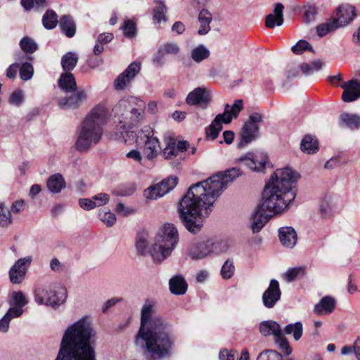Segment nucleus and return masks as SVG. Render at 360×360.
Masks as SVG:
<instances>
[{"label":"nucleus","instance_id":"obj_1","mask_svg":"<svg viewBox=\"0 0 360 360\" xmlns=\"http://www.w3.org/2000/svg\"><path fill=\"white\" fill-rule=\"evenodd\" d=\"M228 181H198L190 186L179 202L178 212L186 229L198 233L217 199L227 188Z\"/></svg>","mask_w":360,"mask_h":360},{"label":"nucleus","instance_id":"obj_2","mask_svg":"<svg viewBox=\"0 0 360 360\" xmlns=\"http://www.w3.org/2000/svg\"><path fill=\"white\" fill-rule=\"evenodd\" d=\"M156 302L150 299L145 301L141 309L140 328L134 343L153 359L169 355L173 346L170 327L166 321L154 315Z\"/></svg>","mask_w":360,"mask_h":360},{"label":"nucleus","instance_id":"obj_3","mask_svg":"<svg viewBox=\"0 0 360 360\" xmlns=\"http://www.w3.org/2000/svg\"><path fill=\"white\" fill-rule=\"evenodd\" d=\"M92 335L89 316L74 322L65 330L55 360H96L95 351L90 344Z\"/></svg>","mask_w":360,"mask_h":360},{"label":"nucleus","instance_id":"obj_4","mask_svg":"<svg viewBox=\"0 0 360 360\" xmlns=\"http://www.w3.org/2000/svg\"><path fill=\"white\" fill-rule=\"evenodd\" d=\"M296 181H266L262 192V208L273 214L285 211L297 195Z\"/></svg>","mask_w":360,"mask_h":360},{"label":"nucleus","instance_id":"obj_5","mask_svg":"<svg viewBox=\"0 0 360 360\" xmlns=\"http://www.w3.org/2000/svg\"><path fill=\"white\" fill-rule=\"evenodd\" d=\"M105 106L97 105L91 110L82 122L75 146L79 151H86L99 142L103 135V126L108 120Z\"/></svg>","mask_w":360,"mask_h":360},{"label":"nucleus","instance_id":"obj_6","mask_svg":"<svg viewBox=\"0 0 360 360\" xmlns=\"http://www.w3.org/2000/svg\"><path fill=\"white\" fill-rule=\"evenodd\" d=\"M144 109L145 103L134 96L122 98L114 106V123L123 138L124 133L143 120Z\"/></svg>","mask_w":360,"mask_h":360},{"label":"nucleus","instance_id":"obj_7","mask_svg":"<svg viewBox=\"0 0 360 360\" xmlns=\"http://www.w3.org/2000/svg\"><path fill=\"white\" fill-rule=\"evenodd\" d=\"M179 241L176 228L172 224H165L160 229L150 255L154 262L160 263L169 257Z\"/></svg>","mask_w":360,"mask_h":360},{"label":"nucleus","instance_id":"obj_8","mask_svg":"<svg viewBox=\"0 0 360 360\" xmlns=\"http://www.w3.org/2000/svg\"><path fill=\"white\" fill-rule=\"evenodd\" d=\"M67 299L66 288L60 284H52L36 289L34 300L39 304L58 307Z\"/></svg>","mask_w":360,"mask_h":360},{"label":"nucleus","instance_id":"obj_9","mask_svg":"<svg viewBox=\"0 0 360 360\" xmlns=\"http://www.w3.org/2000/svg\"><path fill=\"white\" fill-rule=\"evenodd\" d=\"M243 108L242 100H236L232 105L226 104L223 113L218 114L212 123L206 128L207 138L214 140L222 129V123L229 124L233 118H236Z\"/></svg>","mask_w":360,"mask_h":360},{"label":"nucleus","instance_id":"obj_10","mask_svg":"<svg viewBox=\"0 0 360 360\" xmlns=\"http://www.w3.org/2000/svg\"><path fill=\"white\" fill-rule=\"evenodd\" d=\"M136 142L137 146L142 149L147 160H151L157 156L160 145L158 139L154 136V132L151 128L146 127L139 131Z\"/></svg>","mask_w":360,"mask_h":360},{"label":"nucleus","instance_id":"obj_11","mask_svg":"<svg viewBox=\"0 0 360 360\" xmlns=\"http://www.w3.org/2000/svg\"><path fill=\"white\" fill-rule=\"evenodd\" d=\"M261 122H262V116L259 113L254 112L250 115L240 132L239 146L243 147L256 138L259 130L258 123Z\"/></svg>","mask_w":360,"mask_h":360},{"label":"nucleus","instance_id":"obj_12","mask_svg":"<svg viewBox=\"0 0 360 360\" xmlns=\"http://www.w3.org/2000/svg\"><path fill=\"white\" fill-rule=\"evenodd\" d=\"M32 261V257L28 256L20 258L14 263L8 271L9 278L13 284L22 283Z\"/></svg>","mask_w":360,"mask_h":360},{"label":"nucleus","instance_id":"obj_13","mask_svg":"<svg viewBox=\"0 0 360 360\" xmlns=\"http://www.w3.org/2000/svg\"><path fill=\"white\" fill-rule=\"evenodd\" d=\"M211 100V91L206 87L195 88L186 98V101L189 105H198L202 109L207 108Z\"/></svg>","mask_w":360,"mask_h":360},{"label":"nucleus","instance_id":"obj_14","mask_svg":"<svg viewBox=\"0 0 360 360\" xmlns=\"http://www.w3.org/2000/svg\"><path fill=\"white\" fill-rule=\"evenodd\" d=\"M177 181H158L143 191V196L148 200H157L173 190Z\"/></svg>","mask_w":360,"mask_h":360},{"label":"nucleus","instance_id":"obj_15","mask_svg":"<svg viewBox=\"0 0 360 360\" xmlns=\"http://www.w3.org/2000/svg\"><path fill=\"white\" fill-rule=\"evenodd\" d=\"M281 291L279 283L276 279L271 280L269 285L262 295V304L268 309L273 308L280 300Z\"/></svg>","mask_w":360,"mask_h":360},{"label":"nucleus","instance_id":"obj_16","mask_svg":"<svg viewBox=\"0 0 360 360\" xmlns=\"http://www.w3.org/2000/svg\"><path fill=\"white\" fill-rule=\"evenodd\" d=\"M141 69L140 64L138 63H131L127 68L120 74L114 82V86L117 90L124 89L136 75L139 72Z\"/></svg>","mask_w":360,"mask_h":360},{"label":"nucleus","instance_id":"obj_17","mask_svg":"<svg viewBox=\"0 0 360 360\" xmlns=\"http://www.w3.org/2000/svg\"><path fill=\"white\" fill-rule=\"evenodd\" d=\"M86 98V91L84 89H79L70 96L60 98L58 102V105L63 109L77 108Z\"/></svg>","mask_w":360,"mask_h":360},{"label":"nucleus","instance_id":"obj_18","mask_svg":"<svg viewBox=\"0 0 360 360\" xmlns=\"http://www.w3.org/2000/svg\"><path fill=\"white\" fill-rule=\"evenodd\" d=\"M187 255L193 260H200L210 257L207 240L191 244Z\"/></svg>","mask_w":360,"mask_h":360},{"label":"nucleus","instance_id":"obj_19","mask_svg":"<svg viewBox=\"0 0 360 360\" xmlns=\"http://www.w3.org/2000/svg\"><path fill=\"white\" fill-rule=\"evenodd\" d=\"M238 161L242 162L244 165L249 167L252 171L262 172L267 163L268 157L265 154H260L255 157L247 155L241 157Z\"/></svg>","mask_w":360,"mask_h":360},{"label":"nucleus","instance_id":"obj_20","mask_svg":"<svg viewBox=\"0 0 360 360\" xmlns=\"http://www.w3.org/2000/svg\"><path fill=\"white\" fill-rule=\"evenodd\" d=\"M344 89L342 95L345 102H352L360 97V82L356 80H349L340 85Z\"/></svg>","mask_w":360,"mask_h":360},{"label":"nucleus","instance_id":"obj_21","mask_svg":"<svg viewBox=\"0 0 360 360\" xmlns=\"http://www.w3.org/2000/svg\"><path fill=\"white\" fill-rule=\"evenodd\" d=\"M268 210L262 209V205L258 206L251 214V228L253 233H257L263 228L268 221V218L271 217V214L266 213Z\"/></svg>","mask_w":360,"mask_h":360},{"label":"nucleus","instance_id":"obj_22","mask_svg":"<svg viewBox=\"0 0 360 360\" xmlns=\"http://www.w3.org/2000/svg\"><path fill=\"white\" fill-rule=\"evenodd\" d=\"M356 16L355 8L349 4L341 5L337 10L336 22L342 27L349 24Z\"/></svg>","mask_w":360,"mask_h":360},{"label":"nucleus","instance_id":"obj_23","mask_svg":"<svg viewBox=\"0 0 360 360\" xmlns=\"http://www.w3.org/2000/svg\"><path fill=\"white\" fill-rule=\"evenodd\" d=\"M279 240L281 244L288 248H292L297 243V236L291 226L281 227L278 230Z\"/></svg>","mask_w":360,"mask_h":360},{"label":"nucleus","instance_id":"obj_24","mask_svg":"<svg viewBox=\"0 0 360 360\" xmlns=\"http://www.w3.org/2000/svg\"><path fill=\"white\" fill-rule=\"evenodd\" d=\"M335 305V300L330 296L323 297L314 308V312L319 315H328L331 314Z\"/></svg>","mask_w":360,"mask_h":360},{"label":"nucleus","instance_id":"obj_25","mask_svg":"<svg viewBox=\"0 0 360 360\" xmlns=\"http://www.w3.org/2000/svg\"><path fill=\"white\" fill-rule=\"evenodd\" d=\"M284 6L281 3L275 5L274 13L266 15L265 24L269 28H274L276 25L281 26L283 23V11Z\"/></svg>","mask_w":360,"mask_h":360},{"label":"nucleus","instance_id":"obj_26","mask_svg":"<svg viewBox=\"0 0 360 360\" xmlns=\"http://www.w3.org/2000/svg\"><path fill=\"white\" fill-rule=\"evenodd\" d=\"M210 256L219 255L226 252L230 248V243L226 239H207Z\"/></svg>","mask_w":360,"mask_h":360},{"label":"nucleus","instance_id":"obj_27","mask_svg":"<svg viewBox=\"0 0 360 360\" xmlns=\"http://www.w3.org/2000/svg\"><path fill=\"white\" fill-rule=\"evenodd\" d=\"M301 175L290 167H285L276 169L271 176L269 180H296L300 179Z\"/></svg>","mask_w":360,"mask_h":360},{"label":"nucleus","instance_id":"obj_28","mask_svg":"<svg viewBox=\"0 0 360 360\" xmlns=\"http://www.w3.org/2000/svg\"><path fill=\"white\" fill-rule=\"evenodd\" d=\"M169 285L171 292L176 295L185 294L188 289V284L181 275H176L171 278Z\"/></svg>","mask_w":360,"mask_h":360},{"label":"nucleus","instance_id":"obj_29","mask_svg":"<svg viewBox=\"0 0 360 360\" xmlns=\"http://www.w3.org/2000/svg\"><path fill=\"white\" fill-rule=\"evenodd\" d=\"M243 172L238 167H231L224 171H220L214 173L207 177L205 180H234L236 178L241 177Z\"/></svg>","mask_w":360,"mask_h":360},{"label":"nucleus","instance_id":"obj_30","mask_svg":"<svg viewBox=\"0 0 360 360\" xmlns=\"http://www.w3.org/2000/svg\"><path fill=\"white\" fill-rule=\"evenodd\" d=\"M335 210V204L330 195H326L321 198L319 205V211L323 217H332Z\"/></svg>","mask_w":360,"mask_h":360},{"label":"nucleus","instance_id":"obj_31","mask_svg":"<svg viewBox=\"0 0 360 360\" xmlns=\"http://www.w3.org/2000/svg\"><path fill=\"white\" fill-rule=\"evenodd\" d=\"M58 86L65 92L75 91L77 89V83L74 75L68 72L61 74L58 79Z\"/></svg>","mask_w":360,"mask_h":360},{"label":"nucleus","instance_id":"obj_32","mask_svg":"<svg viewBox=\"0 0 360 360\" xmlns=\"http://www.w3.org/2000/svg\"><path fill=\"white\" fill-rule=\"evenodd\" d=\"M259 331L264 336L273 335L275 337L281 332V328L277 322L268 320L259 324Z\"/></svg>","mask_w":360,"mask_h":360},{"label":"nucleus","instance_id":"obj_33","mask_svg":"<svg viewBox=\"0 0 360 360\" xmlns=\"http://www.w3.org/2000/svg\"><path fill=\"white\" fill-rule=\"evenodd\" d=\"M59 26L66 37L72 38L76 33V25L71 17L63 15L61 17Z\"/></svg>","mask_w":360,"mask_h":360},{"label":"nucleus","instance_id":"obj_34","mask_svg":"<svg viewBox=\"0 0 360 360\" xmlns=\"http://www.w3.org/2000/svg\"><path fill=\"white\" fill-rule=\"evenodd\" d=\"M340 124L350 129L360 127V116L356 114L343 113L340 117Z\"/></svg>","mask_w":360,"mask_h":360},{"label":"nucleus","instance_id":"obj_35","mask_svg":"<svg viewBox=\"0 0 360 360\" xmlns=\"http://www.w3.org/2000/svg\"><path fill=\"white\" fill-rule=\"evenodd\" d=\"M300 148L305 153H315L319 149L318 141L314 136L306 135L301 141Z\"/></svg>","mask_w":360,"mask_h":360},{"label":"nucleus","instance_id":"obj_36","mask_svg":"<svg viewBox=\"0 0 360 360\" xmlns=\"http://www.w3.org/2000/svg\"><path fill=\"white\" fill-rule=\"evenodd\" d=\"M200 27L198 30L200 35H205L210 30V24L212 20L211 13L207 10H202L198 16Z\"/></svg>","mask_w":360,"mask_h":360},{"label":"nucleus","instance_id":"obj_37","mask_svg":"<svg viewBox=\"0 0 360 360\" xmlns=\"http://www.w3.org/2000/svg\"><path fill=\"white\" fill-rule=\"evenodd\" d=\"M78 62V56L75 53L69 52L63 56L61 58V66L64 71L72 70Z\"/></svg>","mask_w":360,"mask_h":360},{"label":"nucleus","instance_id":"obj_38","mask_svg":"<svg viewBox=\"0 0 360 360\" xmlns=\"http://www.w3.org/2000/svg\"><path fill=\"white\" fill-rule=\"evenodd\" d=\"M209 49L202 44L198 45L191 52V58L193 61L200 63L210 56Z\"/></svg>","mask_w":360,"mask_h":360},{"label":"nucleus","instance_id":"obj_39","mask_svg":"<svg viewBox=\"0 0 360 360\" xmlns=\"http://www.w3.org/2000/svg\"><path fill=\"white\" fill-rule=\"evenodd\" d=\"M340 27L335 20V18H330L326 22L321 23L316 27V33L319 37H323L330 32Z\"/></svg>","mask_w":360,"mask_h":360},{"label":"nucleus","instance_id":"obj_40","mask_svg":"<svg viewBox=\"0 0 360 360\" xmlns=\"http://www.w3.org/2000/svg\"><path fill=\"white\" fill-rule=\"evenodd\" d=\"M148 234L146 232H139L136 238V248L138 253L145 255L148 252Z\"/></svg>","mask_w":360,"mask_h":360},{"label":"nucleus","instance_id":"obj_41","mask_svg":"<svg viewBox=\"0 0 360 360\" xmlns=\"http://www.w3.org/2000/svg\"><path fill=\"white\" fill-rule=\"evenodd\" d=\"M28 303L25 294L22 291H14L11 294L9 304L11 306H14L22 309Z\"/></svg>","mask_w":360,"mask_h":360},{"label":"nucleus","instance_id":"obj_42","mask_svg":"<svg viewBox=\"0 0 360 360\" xmlns=\"http://www.w3.org/2000/svg\"><path fill=\"white\" fill-rule=\"evenodd\" d=\"M157 5L153 8V20L158 23L162 21L165 22V13L167 11V8L162 1H156Z\"/></svg>","mask_w":360,"mask_h":360},{"label":"nucleus","instance_id":"obj_43","mask_svg":"<svg viewBox=\"0 0 360 360\" xmlns=\"http://www.w3.org/2000/svg\"><path fill=\"white\" fill-rule=\"evenodd\" d=\"M42 22L45 28L53 29L58 23L57 14L52 10L47 11L42 18Z\"/></svg>","mask_w":360,"mask_h":360},{"label":"nucleus","instance_id":"obj_44","mask_svg":"<svg viewBox=\"0 0 360 360\" xmlns=\"http://www.w3.org/2000/svg\"><path fill=\"white\" fill-rule=\"evenodd\" d=\"M324 63L320 60L312 61L311 63H302L300 68L304 75H311L315 71L320 70Z\"/></svg>","mask_w":360,"mask_h":360},{"label":"nucleus","instance_id":"obj_45","mask_svg":"<svg viewBox=\"0 0 360 360\" xmlns=\"http://www.w3.org/2000/svg\"><path fill=\"white\" fill-rule=\"evenodd\" d=\"M305 269L304 267L297 266L290 268L283 274V278L288 283L292 282L298 277H302L304 275Z\"/></svg>","mask_w":360,"mask_h":360},{"label":"nucleus","instance_id":"obj_46","mask_svg":"<svg viewBox=\"0 0 360 360\" xmlns=\"http://www.w3.org/2000/svg\"><path fill=\"white\" fill-rule=\"evenodd\" d=\"M302 324L297 321L295 323H290L285 326V333L288 335L293 333L295 340H299L302 335Z\"/></svg>","mask_w":360,"mask_h":360},{"label":"nucleus","instance_id":"obj_47","mask_svg":"<svg viewBox=\"0 0 360 360\" xmlns=\"http://www.w3.org/2000/svg\"><path fill=\"white\" fill-rule=\"evenodd\" d=\"M20 46L24 52L29 53H34L38 49L37 44L29 37H23L20 41Z\"/></svg>","mask_w":360,"mask_h":360},{"label":"nucleus","instance_id":"obj_48","mask_svg":"<svg viewBox=\"0 0 360 360\" xmlns=\"http://www.w3.org/2000/svg\"><path fill=\"white\" fill-rule=\"evenodd\" d=\"M275 342L278 348L287 356L292 353V349L286 338L282 335L281 332L278 335L274 337Z\"/></svg>","mask_w":360,"mask_h":360},{"label":"nucleus","instance_id":"obj_49","mask_svg":"<svg viewBox=\"0 0 360 360\" xmlns=\"http://www.w3.org/2000/svg\"><path fill=\"white\" fill-rule=\"evenodd\" d=\"M13 222L11 211L2 203H0V226L7 227Z\"/></svg>","mask_w":360,"mask_h":360},{"label":"nucleus","instance_id":"obj_50","mask_svg":"<svg viewBox=\"0 0 360 360\" xmlns=\"http://www.w3.org/2000/svg\"><path fill=\"white\" fill-rule=\"evenodd\" d=\"M98 217L108 227L112 226L117 220L113 212L104 210L99 212Z\"/></svg>","mask_w":360,"mask_h":360},{"label":"nucleus","instance_id":"obj_51","mask_svg":"<svg viewBox=\"0 0 360 360\" xmlns=\"http://www.w3.org/2000/svg\"><path fill=\"white\" fill-rule=\"evenodd\" d=\"M235 271L233 262L231 259H227L223 264L221 269V275L224 279H229L232 277Z\"/></svg>","mask_w":360,"mask_h":360},{"label":"nucleus","instance_id":"obj_52","mask_svg":"<svg viewBox=\"0 0 360 360\" xmlns=\"http://www.w3.org/2000/svg\"><path fill=\"white\" fill-rule=\"evenodd\" d=\"M257 360H283V356L275 350L267 349L261 352Z\"/></svg>","mask_w":360,"mask_h":360},{"label":"nucleus","instance_id":"obj_53","mask_svg":"<svg viewBox=\"0 0 360 360\" xmlns=\"http://www.w3.org/2000/svg\"><path fill=\"white\" fill-rule=\"evenodd\" d=\"M19 70L20 78L24 81L30 79L33 76L34 69L30 63H23Z\"/></svg>","mask_w":360,"mask_h":360},{"label":"nucleus","instance_id":"obj_54","mask_svg":"<svg viewBox=\"0 0 360 360\" xmlns=\"http://www.w3.org/2000/svg\"><path fill=\"white\" fill-rule=\"evenodd\" d=\"M124 34L127 37H133L136 34V24L131 20H127L122 26Z\"/></svg>","mask_w":360,"mask_h":360},{"label":"nucleus","instance_id":"obj_55","mask_svg":"<svg viewBox=\"0 0 360 360\" xmlns=\"http://www.w3.org/2000/svg\"><path fill=\"white\" fill-rule=\"evenodd\" d=\"M309 50L313 51V49L308 41L301 39L292 47V51L295 54H301L303 51Z\"/></svg>","mask_w":360,"mask_h":360},{"label":"nucleus","instance_id":"obj_56","mask_svg":"<svg viewBox=\"0 0 360 360\" xmlns=\"http://www.w3.org/2000/svg\"><path fill=\"white\" fill-rule=\"evenodd\" d=\"M161 46L166 55L176 56L180 52V47L176 43L168 42L162 44Z\"/></svg>","mask_w":360,"mask_h":360},{"label":"nucleus","instance_id":"obj_57","mask_svg":"<svg viewBox=\"0 0 360 360\" xmlns=\"http://www.w3.org/2000/svg\"><path fill=\"white\" fill-rule=\"evenodd\" d=\"M47 188L52 193H58L65 188V181H46Z\"/></svg>","mask_w":360,"mask_h":360},{"label":"nucleus","instance_id":"obj_58","mask_svg":"<svg viewBox=\"0 0 360 360\" xmlns=\"http://www.w3.org/2000/svg\"><path fill=\"white\" fill-rule=\"evenodd\" d=\"M238 356L237 352L234 350L222 349L219 353V360H235Z\"/></svg>","mask_w":360,"mask_h":360},{"label":"nucleus","instance_id":"obj_59","mask_svg":"<svg viewBox=\"0 0 360 360\" xmlns=\"http://www.w3.org/2000/svg\"><path fill=\"white\" fill-rule=\"evenodd\" d=\"M177 153L178 152L176 148V143L174 142L169 143L163 150V156L166 159H170L174 156H176Z\"/></svg>","mask_w":360,"mask_h":360},{"label":"nucleus","instance_id":"obj_60","mask_svg":"<svg viewBox=\"0 0 360 360\" xmlns=\"http://www.w3.org/2000/svg\"><path fill=\"white\" fill-rule=\"evenodd\" d=\"M23 309L11 306L4 316L11 321L13 319L20 317L23 314Z\"/></svg>","mask_w":360,"mask_h":360},{"label":"nucleus","instance_id":"obj_61","mask_svg":"<svg viewBox=\"0 0 360 360\" xmlns=\"http://www.w3.org/2000/svg\"><path fill=\"white\" fill-rule=\"evenodd\" d=\"M22 101L23 94L20 90L13 91L9 98V103L15 106H20Z\"/></svg>","mask_w":360,"mask_h":360},{"label":"nucleus","instance_id":"obj_62","mask_svg":"<svg viewBox=\"0 0 360 360\" xmlns=\"http://www.w3.org/2000/svg\"><path fill=\"white\" fill-rule=\"evenodd\" d=\"M79 205L84 210L89 211L96 207L95 201L90 198H81L79 200Z\"/></svg>","mask_w":360,"mask_h":360},{"label":"nucleus","instance_id":"obj_63","mask_svg":"<svg viewBox=\"0 0 360 360\" xmlns=\"http://www.w3.org/2000/svg\"><path fill=\"white\" fill-rule=\"evenodd\" d=\"M166 53L164 52L162 46H160L158 51L153 55V62L154 64L161 66L164 63V58Z\"/></svg>","mask_w":360,"mask_h":360},{"label":"nucleus","instance_id":"obj_64","mask_svg":"<svg viewBox=\"0 0 360 360\" xmlns=\"http://www.w3.org/2000/svg\"><path fill=\"white\" fill-rule=\"evenodd\" d=\"M93 200L95 201L96 207H100L106 205L109 202V196L106 193H99L92 197Z\"/></svg>","mask_w":360,"mask_h":360}]
</instances>
